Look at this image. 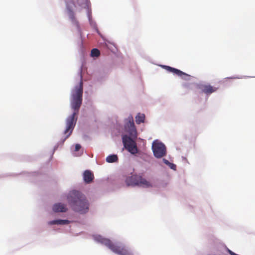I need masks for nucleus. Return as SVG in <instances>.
<instances>
[{"label":"nucleus","mask_w":255,"mask_h":255,"mask_svg":"<svg viewBox=\"0 0 255 255\" xmlns=\"http://www.w3.org/2000/svg\"><path fill=\"white\" fill-rule=\"evenodd\" d=\"M100 51L96 48H94L91 50V55L92 57H98L100 55Z\"/></svg>","instance_id":"nucleus-16"},{"label":"nucleus","mask_w":255,"mask_h":255,"mask_svg":"<svg viewBox=\"0 0 255 255\" xmlns=\"http://www.w3.org/2000/svg\"><path fill=\"white\" fill-rule=\"evenodd\" d=\"M163 161L164 163L165 164L167 165H169V164L170 163V162L168 160H167V159H164H164H163Z\"/></svg>","instance_id":"nucleus-19"},{"label":"nucleus","mask_w":255,"mask_h":255,"mask_svg":"<svg viewBox=\"0 0 255 255\" xmlns=\"http://www.w3.org/2000/svg\"><path fill=\"white\" fill-rule=\"evenodd\" d=\"M75 5L74 2L73 0H66V7L68 10V13L70 18L73 22H76V20L74 15V13L73 11V7Z\"/></svg>","instance_id":"nucleus-9"},{"label":"nucleus","mask_w":255,"mask_h":255,"mask_svg":"<svg viewBox=\"0 0 255 255\" xmlns=\"http://www.w3.org/2000/svg\"><path fill=\"white\" fill-rule=\"evenodd\" d=\"M67 200L73 210L81 214L87 213L89 204L85 196L81 192L73 190L68 194Z\"/></svg>","instance_id":"nucleus-2"},{"label":"nucleus","mask_w":255,"mask_h":255,"mask_svg":"<svg viewBox=\"0 0 255 255\" xmlns=\"http://www.w3.org/2000/svg\"><path fill=\"white\" fill-rule=\"evenodd\" d=\"M94 178V174L91 171L86 170L84 171L83 173V179L85 183L88 184L91 183Z\"/></svg>","instance_id":"nucleus-11"},{"label":"nucleus","mask_w":255,"mask_h":255,"mask_svg":"<svg viewBox=\"0 0 255 255\" xmlns=\"http://www.w3.org/2000/svg\"><path fill=\"white\" fill-rule=\"evenodd\" d=\"M145 120V115L143 114L139 113L135 117V122L138 125L142 123H144Z\"/></svg>","instance_id":"nucleus-14"},{"label":"nucleus","mask_w":255,"mask_h":255,"mask_svg":"<svg viewBox=\"0 0 255 255\" xmlns=\"http://www.w3.org/2000/svg\"><path fill=\"white\" fill-rule=\"evenodd\" d=\"M81 146L79 144H76L75 145V150L76 151H78L79 150V149L81 148Z\"/></svg>","instance_id":"nucleus-18"},{"label":"nucleus","mask_w":255,"mask_h":255,"mask_svg":"<svg viewBox=\"0 0 255 255\" xmlns=\"http://www.w3.org/2000/svg\"><path fill=\"white\" fill-rule=\"evenodd\" d=\"M168 166L171 169L176 170V166L175 164L170 163Z\"/></svg>","instance_id":"nucleus-17"},{"label":"nucleus","mask_w":255,"mask_h":255,"mask_svg":"<svg viewBox=\"0 0 255 255\" xmlns=\"http://www.w3.org/2000/svg\"><path fill=\"white\" fill-rule=\"evenodd\" d=\"M52 209L55 212H65L67 210L65 205L61 203L54 204Z\"/></svg>","instance_id":"nucleus-12"},{"label":"nucleus","mask_w":255,"mask_h":255,"mask_svg":"<svg viewBox=\"0 0 255 255\" xmlns=\"http://www.w3.org/2000/svg\"><path fill=\"white\" fill-rule=\"evenodd\" d=\"M69 223L67 220H56L48 222L49 225H65Z\"/></svg>","instance_id":"nucleus-13"},{"label":"nucleus","mask_w":255,"mask_h":255,"mask_svg":"<svg viewBox=\"0 0 255 255\" xmlns=\"http://www.w3.org/2000/svg\"><path fill=\"white\" fill-rule=\"evenodd\" d=\"M125 129L129 133L130 136L135 137L137 135L136 129L134 124L133 118L130 116L127 120L125 124Z\"/></svg>","instance_id":"nucleus-7"},{"label":"nucleus","mask_w":255,"mask_h":255,"mask_svg":"<svg viewBox=\"0 0 255 255\" xmlns=\"http://www.w3.org/2000/svg\"><path fill=\"white\" fill-rule=\"evenodd\" d=\"M199 88L203 93L206 95H210L216 92L218 89V88L213 87L210 85H201L200 86Z\"/></svg>","instance_id":"nucleus-10"},{"label":"nucleus","mask_w":255,"mask_h":255,"mask_svg":"<svg viewBox=\"0 0 255 255\" xmlns=\"http://www.w3.org/2000/svg\"><path fill=\"white\" fill-rule=\"evenodd\" d=\"M163 67L165 69L168 71L169 72H172L185 80H188V79L187 78L190 77V76L188 74L175 68H173L168 66H163Z\"/></svg>","instance_id":"nucleus-8"},{"label":"nucleus","mask_w":255,"mask_h":255,"mask_svg":"<svg viewBox=\"0 0 255 255\" xmlns=\"http://www.w3.org/2000/svg\"><path fill=\"white\" fill-rule=\"evenodd\" d=\"M123 142L125 147L131 154H134L138 151L135 142L131 137L124 135Z\"/></svg>","instance_id":"nucleus-6"},{"label":"nucleus","mask_w":255,"mask_h":255,"mask_svg":"<svg viewBox=\"0 0 255 255\" xmlns=\"http://www.w3.org/2000/svg\"><path fill=\"white\" fill-rule=\"evenodd\" d=\"M153 154L157 158L164 156L166 154V149L165 145L157 140L153 141L152 145Z\"/></svg>","instance_id":"nucleus-5"},{"label":"nucleus","mask_w":255,"mask_h":255,"mask_svg":"<svg viewBox=\"0 0 255 255\" xmlns=\"http://www.w3.org/2000/svg\"><path fill=\"white\" fill-rule=\"evenodd\" d=\"M83 95V82L82 80L79 85L76 86L73 90L71 100V106L74 112L71 116H69L66 120V128L64 131V134L66 135L65 140L72 133L75 126L77 118H75L78 114L79 110L82 103Z\"/></svg>","instance_id":"nucleus-1"},{"label":"nucleus","mask_w":255,"mask_h":255,"mask_svg":"<svg viewBox=\"0 0 255 255\" xmlns=\"http://www.w3.org/2000/svg\"><path fill=\"white\" fill-rule=\"evenodd\" d=\"M96 240L105 245L113 252L119 255H131L130 253L124 246L115 245L110 240L103 238L101 236L96 237Z\"/></svg>","instance_id":"nucleus-3"},{"label":"nucleus","mask_w":255,"mask_h":255,"mask_svg":"<svg viewBox=\"0 0 255 255\" xmlns=\"http://www.w3.org/2000/svg\"><path fill=\"white\" fill-rule=\"evenodd\" d=\"M118 158L117 155L115 154L109 155L106 158V161L109 163H113L116 162L118 160Z\"/></svg>","instance_id":"nucleus-15"},{"label":"nucleus","mask_w":255,"mask_h":255,"mask_svg":"<svg viewBox=\"0 0 255 255\" xmlns=\"http://www.w3.org/2000/svg\"><path fill=\"white\" fill-rule=\"evenodd\" d=\"M126 183L128 186H139L146 188L152 186L149 182L142 176L136 174L128 177L126 179Z\"/></svg>","instance_id":"nucleus-4"},{"label":"nucleus","mask_w":255,"mask_h":255,"mask_svg":"<svg viewBox=\"0 0 255 255\" xmlns=\"http://www.w3.org/2000/svg\"><path fill=\"white\" fill-rule=\"evenodd\" d=\"M183 86L184 87H185V88H189V85L188 84H187V83L184 84L183 85Z\"/></svg>","instance_id":"nucleus-20"}]
</instances>
